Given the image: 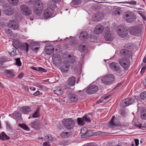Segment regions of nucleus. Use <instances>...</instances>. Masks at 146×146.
<instances>
[{
    "mask_svg": "<svg viewBox=\"0 0 146 146\" xmlns=\"http://www.w3.org/2000/svg\"><path fill=\"white\" fill-rule=\"evenodd\" d=\"M60 0H52L50 3H49L48 5L50 6V8L46 9V19L52 16L53 12V8L56 7L55 2H58Z\"/></svg>",
    "mask_w": 146,
    "mask_h": 146,
    "instance_id": "f257e3e1",
    "label": "nucleus"
},
{
    "mask_svg": "<svg viewBox=\"0 0 146 146\" xmlns=\"http://www.w3.org/2000/svg\"><path fill=\"white\" fill-rule=\"evenodd\" d=\"M115 76L112 74H107L103 77L102 81L104 84H110L114 81Z\"/></svg>",
    "mask_w": 146,
    "mask_h": 146,
    "instance_id": "f03ea898",
    "label": "nucleus"
},
{
    "mask_svg": "<svg viewBox=\"0 0 146 146\" xmlns=\"http://www.w3.org/2000/svg\"><path fill=\"white\" fill-rule=\"evenodd\" d=\"M3 11L4 13L7 15L11 16L13 13L14 10L13 8L7 3L2 4Z\"/></svg>",
    "mask_w": 146,
    "mask_h": 146,
    "instance_id": "7ed1b4c3",
    "label": "nucleus"
},
{
    "mask_svg": "<svg viewBox=\"0 0 146 146\" xmlns=\"http://www.w3.org/2000/svg\"><path fill=\"white\" fill-rule=\"evenodd\" d=\"M62 122L64 125L68 129L72 127L75 124L74 121L72 118H64L62 120Z\"/></svg>",
    "mask_w": 146,
    "mask_h": 146,
    "instance_id": "20e7f679",
    "label": "nucleus"
},
{
    "mask_svg": "<svg viewBox=\"0 0 146 146\" xmlns=\"http://www.w3.org/2000/svg\"><path fill=\"white\" fill-rule=\"evenodd\" d=\"M20 8L21 13L24 15L29 16L32 13L31 8L26 5H21L20 7Z\"/></svg>",
    "mask_w": 146,
    "mask_h": 146,
    "instance_id": "39448f33",
    "label": "nucleus"
},
{
    "mask_svg": "<svg viewBox=\"0 0 146 146\" xmlns=\"http://www.w3.org/2000/svg\"><path fill=\"white\" fill-rule=\"evenodd\" d=\"M7 26L13 30H17L19 28L18 22L15 20H10L7 23Z\"/></svg>",
    "mask_w": 146,
    "mask_h": 146,
    "instance_id": "423d86ee",
    "label": "nucleus"
},
{
    "mask_svg": "<svg viewBox=\"0 0 146 146\" xmlns=\"http://www.w3.org/2000/svg\"><path fill=\"white\" fill-rule=\"evenodd\" d=\"M119 62L125 69H127L130 65V60L127 58H120L119 60Z\"/></svg>",
    "mask_w": 146,
    "mask_h": 146,
    "instance_id": "0eeeda50",
    "label": "nucleus"
},
{
    "mask_svg": "<svg viewBox=\"0 0 146 146\" xmlns=\"http://www.w3.org/2000/svg\"><path fill=\"white\" fill-rule=\"evenodd\" d=\"M98 90V88L96 85H90L86 90V92L89 94H91L96 92Z\"/></svg>",
    "mask_w": 146,
    "mask_h": 146,
    "instance_id": "6e6552de",
    "label": "nucleus"
},
{
    "mask_svg": "<svg viewBox=\"0 0 146 146\" xmlns=\"http://www.w3.org/2000/svg\"><path fill=\"white\" fill-rule=\"evenodd\" d=\"M134 101L133 99L127 98L122 101L120 103V106L124 108L132 104Z\"/></svg>",
    "mask_w": 146,
    "mask_h": 146,
    "instance_id": "1a4fd4ad",
    "label": "nucleus"
},
{
    "mask_svg": "<svg viewBox=\"0 0 146 146\" xmlns=\"http://www.w3.org/2000/svg\"><path fill=\"white\" fill-rule=\"evenodd\" d=\"M135 17L133 13H128L125 15V20L127 22L131 23L134 20Z\"/></svg>",
    "mask_w": 146,
    "mask_h": 146,
    "instance_id": "9d476101",
    "label": "nucleus"
},
{
    "mask_svg": "<svg viewBox=\"0 0 146 146\" xmlns=\"http://www.w3.org/2000/svg\"><path fill=\"white\" fill-rule=\"evenodd\" d=\"M69 67V64L68 62L64 61L61 64L60 69L62 72H66L68 70Z\"/></svg>",
    "mask_w": 146,
    "mask_h": 146,
    "instance_id": "9b49d317",
    "label": "nucleus"
},
{
    "mask_svg": "<svg viewBox=\"0 0 146 146\" xmlns=\"http://www.w3.org/2000/svg\"><path fill=\"white\" fill-rule=\"evenodd\" d=\"M115 117V116H113L112 117L111 121L110 122L108 126L110 128H113L115 126H120L121 123L119 122H117V123H114L115 121L114 119Z\"/></svg>",
    "mask_w": 146,
    "mask_h": 146,
    "instance_id": "f8f14e48",
    "label": "nucleus"
},
{
    "mask_svg": "<svg viewBox=\"0 0 146 146\" xmlns=\"http://www.w3.org/2000/svg\"><path fill=\"white\" fill-rule=\"evenodd\" d=\"M15 44L17 46H20L21 45V48H23V49L25 50V48H26V51L27 53L28 51V48L29 45L27 43H25L23 45H21L22 44L19 41H16L14 42Z\"/></svg>",
    "mask_w": 146,
    "mask_h": 146,
    "instance_id": "ddd939ff",
    "label": "nucleus"
},
{
    "mask_svg": "<svg viewBox=\"0 0 146 146\" xmlns=\"http://www.w3.org/2000/svg\"><path fill=\"white\" fill-rule=\"evenodd\" d=\"M104 27L101 25H98L95 27L94 32L95 33L99 34L102 33L103 31Z\"/></svg>",
    "mask_w": 146,
    "mask_h": 146,
    "instance_id": "4468645a",
    "label": "nucleus"
},
{
    "mask_svg": "<svg viewBox=\"0 0 146 146\" xmlns=\"http://www.w3.org/2000/svg\"><path fill=\"white\" fill-rule=\"evenodd\" d=\"M4 73L7 77L10 78H13L15 76L13 70H5Z\"/></svg>",
    "mask_w": 146,
    "mask_h": 146,
    "instance_id": "2eb2a0df",
    "label": "nucleus"
},
{
    "mask_svg": "<svg viewBox=\"0 0 146 146\" xmlns=\"http://www.w3.org/2000/svg\"><path fill=\"white\" fill-rule=\"evenodd\" d=\"M43 4L40 0H37L35 2L33 5V8L43 9Z\"/></svg>",
    "mask_w": 146,
    "mask_h": 146,
    "instance_id": "dca6fc26",
    "label": "nucleus"
},
{
    "mask_svg": "<svg viewBox=\"0 0 146 146\" xmlns=\"http://www.w3.org/2000/svg\"><path fill=\"white\" fill-rule=\"evenodd\" d=\"M94 20L95 21H99L103 18V15L100 12H98L95 14Z\"/></svg>",
    "mask_w": 146,
    "mask_h": 146,
    "instance_id": "f3484780",
    "label": "nucleus"
},
{
    "mask_svg": "<svg viewBox=\"0 0 146 146\" xmlns=\"http://www.w3.org/2000/svg\"><path fill=\"white\" fill-rule=\"evenodd\" d=\"M53 62L56 64H57L61 61L60 56L58 54H54L53 56Z\"/></svg>",
    "mask_w": 146,
    "mask_h": 146,
    "instance_id": "a211bd4d",
    "label": "nucleus"
},
{
    "mask_svg": "<svg viewBox=\"0 0 146 146\" xmlns=\"http://www.w3.org/2000/svg\"><path fill=\"white\" fill-rule=\"evenodd\" d=\"M29 125L32 128L36 129L39 128L40 126V123L38 121L35 120L33 122H31Z\"/></svg>",
    "mask_w": 146,
    "mask_h": 146,
    "instance_id": "6ab92c4d",
    "label": "nucleus"
},
{
    "mask_svg": "<svg viewBox=\"0 0 146 146\" xmlns=\"http://www.w3.org/2000/svg\"><path fill=\"white\" fill-rule=\"evenodd\" d=\"M110 67L114 71L119 70V66L116 62H113L110 64Z\"/></svg>",
    "mask_w": 146,
    "mask_h": 146,
    "instance_id": "aec40b11",
    "label": "nucleus"
},
{
    "mask_svg": "<svg viewBox=\"0 0 146 146\" xmlns=\"http://www.w3.org/2000/svg\"><path fill=\"white\" fill-rule=\"evenodd\" d=\"M117 33L119 35L123 38L126 37L128 35L127 31H121L120 29H118Z\"/></svg>",
    "mask_w": 146,
    "mask_h": 146,
    "instance_id": "412c9836",
    "label": "nucleus"
},
{
    "mask_svg": "<svg viewBox=\"0 0 146 146\" xmlns=\"http://www.w3.org/2000/svg\"><path fill=\"white\" fill-rule=\"evenodd\" d=\"M54 47L51 45L46 46V54L50 55L54 52Z\"/></svg>",
    "mask_w": 146,
    "mask_h": 146,
    "instance_id": "4be33fe9",
    "label": "nucleus"
},
{
    "mask_svg": "<svg viewBox=\"0 0 146 146\" xmlns=\"http://www.w3.org/2000/svg\"><path fill=\"white\" fill-rule=\"evenodd\" d=\"M130 52L127 50L123 49L120 51V55L122 56H126L128 57L130 55Z\"/></svg>",
    "mask_w": 146,
    "mask_h": 146,
    "instance_id": "5701e85b",
    "label": "nucleus"
},
{
    "mask_svg": "<svg viewBox=\"0 0 146 146\" xmlns=\"http://www.w3.org/2000/svg\"><path fill=\"white\" fill-rule=\"evenodd\" d=\"M54 93L58 96H60L62 94L63 91L61 88L59 87H56L54 90Z\"/></svg>",
    "mask_w": 146,
    "mask_h": 146,
    "instance_id": "b1692460",
    "label": "nucleus"
},
{
    "mask_svg": "<svg viewBox=\"0 0 146 146\" xmlns=\"http://www.w3.org/2000/svg\"><path fill=\"white\" fill-rule=\"evenodd\" d=\"M76 82L75 78L73 76L69 77L68 80V85L70 86H73L75 85Z\"/></svg>",
    "mask_w": 146,
    "mask_h": 146,
    "instance_id": "393cba45",
    "label": "nucleus"
},
{
    "mask_svg": "<svg viewBox=\"0 0 146 146\" xmlns=\"http://www.w3.org/2000/svg\"><path fill=\"white\" fill-rule=\"evenodd\" d=\"M31 108L28 106H23L20 109L21 111L23 114L27 113L31 111Z\"/></svg>",
    "mask_w": 146,
    "mask_h": 146,
    "instance_id": "a878e982",
    "label": "nucleus"
},
{
    "mask_svg": "<svg viewBox=\"0 0 146 146\" xmlns=\"http://www.w3.org/2000/svg\"><path fill=\"white\" fill-rule=\"evenodd\" d=\"M105 39L106 40L111 41L113 39V34L110 32L107 33L105 36Z\"/></svg>",
    "mask_w": 146,
    "mask_h": 146,
    "instance_id": "bb28decb",
    "label": "nucleus"
},
{
    "mask_svg": "<svg viewBox=\"0 0 146 146\" xmlns=\"http://www.w3.org/2000/svg\"><path fill=\"white\" fill-rule=\"evenodd\" d=\"M88 36L87 33L86 31H83L80 34L79 38L81 40H84L87 38Z\"/></svg>",
    "mask_w": 146,
    "mask_h": 146,
    "instance_id": "cd10ccee",
    "label": "nucleus"
},
{
    "mask_svg": "<svg viewBox=\"0 0 146 146\" xmlns=\"http://www.w3.org/2000/svg\"><path fill=\"white\" fill-rule=\"evenodd\" d=\"M9 137L4 132H2L0 134V139L2 140H9Z\"/></svg>",
    "mask_w": 146,
    "mask_h": 146,
    "instance_id": "c85d7f7f",
    "label": "nucleus"
},
{
    "mask_svg": "<svg viewBox=\"0 0 146 146\" xmlns=\"http://www.w3.org/2000/svg\"><path fill=\"white\" fill-rule=\"evenodd\" d=\"M110 95H109L108 96L105 97H103L100 100H98L97 102V104H99L101 102H106L108 101V100L110 97Z\"/></svg>",
    "mask_w": 146,
    "mask_h": 146,
    "instance_id": "c756f323",
    "label": "nucleus"
},
{
    "mask_svg": "<svg viewBox=\"0 0 146 146\" xmlns=\"http://www.w3.org/2000/svg\"><path fill=\"white\" fill-rule=\"evenodd\" d=\"M43 9L39 8H33V11L35 14L40 16L42 13Z\"/></svg>",
    "mask_w": 146,
    "mask_h": 146,
    "instance_id": "7c9ffc66",
    "label": "nucleus"
},
{
    "mask_svg": "<svg viewBox=\"0 0 146 146\" xmlns=\"http://www.w3.org/2000/svg\"><path fill=\"white\" fill-rule=\"evenodd\" d=\"M85 115L84 116L82 117L83 119L84 122H87L88 123L90 122L91 121V118H92V115Z\"/></svg>",
    "mask_w": 146,
    "mask_h": 146,
    "instance_id": "2f4dec72",
    "label": "nucleus"
},
{
    "mask_svg": "<svg viewBox=\"0 0 146 146\" xmlns=\"http://www.w3.org/2000/svg\"><path fill=\"white\" fill-rule=\"evenodd\" d=\"M37 45V43L35 42H34L31 43L30 45L31 49L33 51H36L38 50V48L37 47H34Z\"/></svg>",
    "mask_w": 146,
    "mask_h": 146,
    "instance_id": "473e14b6",
    "label": "nucleus"
},
{
    "mask_svg": "<svg viewBox=\"0 0 146 146\" xmlns=\"http://www.w3.org/2000/svg\"><path fill=\"white\" fill-rule=\"evenodd\" d=\"M18 126L25 130L27 131H29L30 130L28 126L25 124L19 123Z\"/></svg>",
    "mask_w": 146,
    "mask_h": 146,
    "instance_id": "72a5a7b5",
    "label": "nucleus"
},
{
    "mask_svg": "<svg viewBox=\"0 0 146 146\" xmlns=\"http://www.w3.org/2000/svg\"><path fill=\"white\" fill-rule=\"evenodd\" d=\"M133 122L134 123L135 126L138 127L139 129H141L142 126L141 124H137L135 123H138V120L136 118H134L133 121Z\"/></svg>",
    "mask_w": 146,
    "mask_h": 146,
    "instance_id": "f704fd0d",
    "label": "nucleus"
},
{
    "mask_svg": "<svg viewBox=\"0 0 146 146\" xmlns=\"http://www.w3.org/2000/svg\"><path fill=\"white\" fill-rule=\"evenodd\" d=\"M141 117L142 119H146V109L143 110L141 113Z\"/></svg>",
    "mask_w": 146,
    "mask_h": 146,
    "instance_id": "c9c22d12",
    "label": "nucleus"
},
{
    "mask_svg": "<svg viewBox=\"0 0 146 146\" xmlns=\"http://www.w3.org/2000/svg\"><path fill=\"white\" fill-rule=\"evenodd\" d=\"M78 124L79 125H83L85 123L82 117V118H78L77 119Z\"/></svg>",
    "mask_w": 146,
    "mask_h": 146,
    "instance_id": "e433bc0d",
    "label": "nucleus"
},
{
    "mask_svg": "<svg viewBox=\"0 0 146 146\" xmlns=\"http://www.w3.org/2000/svg\"><path fill=\"white\" fill-rule=\"evenodd\" d=\"M70 62L71 63L74 62L75 61V57L72 54L69 55L68 56Z\"/></svg>",
    "mask_w": 146,
    "mask_h": 146,
    "instance_id": "4c0bfd02",
    "label": "nucleus"
},
{
    "mask_svg": "<svg viewBox=\"0 0 146 146\" xmlns=\"http://www.w3.org/2000/svg\"><path fill=\"white\" fill-rule=\"evenodd\" d=\"M78 99L77 96L74 95L72 94L70 97L69 99L71 102H76Z\"/></svg>",
    "mask_w": 146,
    "mask_h": 146,
    "instance_id": "58836bf2",
    "label": "nucleus"
},
{
    "mask_svg": "<svg viewBox=\"0 0 146 146\" xmlns=\"http://www.w3.org/2000/svg\"><path fill=\"white\" fill-rule=\"evenodd\" d=\"M10 4L13 6L16 5L19 2L18 0H8Z\"/></svg>",
    "mask_w": 146,
    "mask_h": 146,
    "instance_id": "ea45409f",
    "label": "nucleus"
},
{
    "mask_svg": "<svg viewBox=\"0 0 146 146\" xmlns=\"http://www.w3.org/2000/svg\"><path fill=\"white\" fill-rule=\"evenodd\" d=\"M70 133L67 132H63L60 134V136L63 137H67L69 135Z\"/></svg>",
    "mask_w": 146,
    "mask_h": 146,
    "instance_id": "a19ab883",
    "label": "nucleus"
},
{
    "mask_svg": "<svg viewBox=\"0 0 146 146\" xmlns=\"http://www.w3.org/2000/svg\"><path fill=\"white\" fill-rule=\"evenodd\" d=\"M86 46L85 45L81 44L79 46L78 50L80 52H82L85 49Z\"/></svg>",
    "mask_w": 146,
    "mask_h": 146,
    "instance_id": "79ce46f5",
    "label": "nucleus"
},
{
    "mask_svg": "<svg viewBox=\"0 0 146 146\" xmlns=\"http://www.w3.org/2000/svg\"><path fill=\"white\" fill-rule=\"evenodd\" d=\"M129 32L131 35H134L136 32V30L134 28L130 27Z\"/></svg>",
    "mask_w": 146,
    "mask_h": 146,
    "instance_id": "37998d69",
    "label": "nucleus"
},
{
    "mask_svg": "<svg viewBox=\"0 0 146 146\" xmlns=\"http://www.w3.org/2000/svg\"><path fill=\"white\" fill-rule=\"evenodd\" d=\"M140 98L141 99L144 100L146 98V91L141 93L140 94Z\"/></svg>",
    "mask_w": 146,
    "mask_h": 146,
    "instance_id": "c03bdc74",
    "label": "nucleus"
},
{
    "mask_svg": "<svg viewBox=\"0 0 146 146\" xmlns=\"http://www.w3.org/2000/svg\"><path fill=\"white\" fill-rule=\"evenodd\" d=\"M39 111L38 110H36L33 114L32 117L33 118H37L39 116Z\"/></svg>",
    "mask_w": 146,
    "mask_h": 146,
    "instance_id": "a18cd8bd",
    "label": "nucleus"
},
{
    "mask_svg": "<svg viewBox=\"0 0 146 146\" xmlns=\"http://www.w3.org/2000/svg\"><path fill=\"white\" fill-rule=\"evenodd\" d=\"M16 61V64L19 66L21 65V63L20 61V58H18L15 59Z\"/></svg>",
    "mask_w": 146,
    "mask_h": 146,
    "instance_id": "49530a36",
    "label": "nucleus"
},
{
    "mask_svg": "<svg viewBox=\"0 0 146 146\" xmlns=\"http://www.w3.org/2000/svg\"><path fill=\"white\" fill-rule=\"evenodd\" d=\"M82 1V0H73L72 3L74 4L78 5Z\"/></svg>",
    "mask_w": 146,
    "mask_h": 146,
    "instance_id": "de8ad7c7",
    "label": "nucleus"
},
{
    "mask_svg": "<svg viewBox=\"0 0 146 146\" xmlns=\"http://www.w3.org/2000/svg\"><path fill=\"white\" fill-rule=\"evenodd\" d=\"M13 114L16 117H20L21 116V115L19 112H15L13 113Z\"/></svg>",
    "mask_w": 146,
    "mask_h": 146,
    "instance_id": "09e8293b",
    "label": "nucleus"
},
{
    "mask_svg": "<svg viewBox=\"0 0 146 146\" xmlns=\"http://www.w3.org/2000/svg\"><path fill=\"white\" fill-rule=\"evenodd\" d=\"M12 51L10 52H9L10 55L12 56H14L16 55V50L14 48H12Z\"/></svg>",
    "mask_w": 146,
    "mask_h": 146,
    "instance_id": "8fccbe9b",
    "label": "nucleus"
},
{
    "mask_svg": "<svg viewBox=\"0 0 146 146\" xmlns=\"http://www.w3.org/2000/svg\"><path fill=\"white\" fill-rule=\"evenodd\" d=\"M53 138L50 136L48 135L46 137V141L48 140V142L50 141L52 142V141L53 140Z\"/></svg>",
    "mask_w": 146,
    "mask_h": 146,
    "instance_id": "3c124183",
    "label": "nucleus"
},
{
    "mask_svg": "<svg viewBox=\"0 0 146 146\" xmlns=\"http://www.w3.org/2000/svg\"><path fill=\"white\" fill-rule=\"evenodd\" d=\"M128 3L130 4L135 5L137 4V2L135 1H131L128 2Z\"/></svg>",
    "mask_w": 146,
    "mask_h": 146,
    "instance_id": "603ef678",
    "label": "nucleus"
},
{
    "mask_svg": "<svg viewBox=\"0 0 146 146\" xmlns=\"http://www.w3.org/2000/svg\"><path fill=\"white\" fill-rule=\"evenodd\" d=\"M38 71H39L46 72V69L41 67H39L38 68Z\"/></svg>",
    "mask_w": 146,
    "mask_h": 146,
    "instance_id": "864d4df0",
    "label": "nucleus"
},
{
    "mask_svg": "<svg viewBox=\"0 0 146 146\" xmlns=\"http://www.w3.org/2000/svg\"><path fill=\"white\" fill-rule=\"evenodd\" d=\"M23 75L24 74L22 72H21L18 75L17 78L21 79L22 78Z\"/></svg>",
    "mask_w": 146,
    "mask_h": 146,
    "instance_id": "5fc2aeb1",
    "label": "nucleus"
},
{
    "mask_svg": "<svg viewBox=\"0 0 146 146\" xmlns=\"http://www.w3.org/2000/svg\"><path fill=\"white\" fill-rule=\"evenodd\" d=\"M6 128L8 129H11V125L8 123H6Z\"/></svg>",
    "mask_w": 146,
    "mask_h": 146,
    "instance_id": "6e6d98bb",
    "label": "nucleus"
},
{
    "mask_svg": "<svg viewBox=\"0 0 146 146\" xmlns=\"http://www.w3.org/2000/svg\"><path fill=\"white\" fill-rule=\"evenodd\" d=\"M135 143V145L136 146H137L139 144V140L137 139H135L134 140Z\"/></svg>",
    "mask_w": 146,
    "mask_h": 146,
    "instance_id": "4d7b16f0",
    "label": "nucleus"
},
{
    "mask_svg": "<svg viewBox=\"0 0 146 146\" xmlns=\"http://www.w3.org/2000/svg\"><path fill=\"white\" fill-rule=\"evenodd\" d=\"M40 94V93L38 91H37L33 94V95L35 96H38Z\"/></svg>",
    "mask_w": 146,
    "mask_h": 146,
    "instance_id": "13d9d810",
    "label": "nucleus"
},
{
    "mask_svg": "<svg viewBox=\"0 0 146 146\" xmlns=\"http://www.w3.org/2000/svg\"><path fill=\"white\" fill-rule=\"evenodd\" d=\"M146 67H143L142 68L140 72L141 74H143L144 73V71L146 69Z\"/></svg>",
    "mask_w": 146,
    "mask_h": 146,
    "instance_id": "bf43d9fd",
    "label": "nucleus"
},
{
    "mask_svg": "<svg viewBox=\"0 0 146 146\" xmlns=\"http://www.w3.org/2000/svg\"><path fill=\"white\" fill-rule=\"evenodd\" d=\"M113 14H114L115 15H119L120 14V12L117 11V10H115V11H113Z\"/></svg>",
    "mask_w": 146,
    "mask_h": 146,
    "instance_id": "052dcab7",
    "label": "nucleus"
},
{
    "mask_svg": "<svg viewBox=\"0 0 146 146\" xmlns=\"http://www.w3.org/2000/svg\"><path fill=\"white\" fill-rule=\"evenodd\" d=\"M90 133H92V131L91 130H88L86 131L85 133V134L87 136H89L90 135H88V134Z\"/></svg>",
    "mask_w": 146,
    "mask_h": 146,
    "instance_id": "680f3d73",
    "label": "nucleus"
},
{
    "mask_svg": "<svg viewBox=\"0 0 146 146\" xmlns=\"http://www.w3.org/2000/svg\"><path fill=\"white\" fill-rule=\"evenodd\" d=\"M24 89L26 91L30 93V92L29 91L28 87H27V86H25L24 87Z\"/></svg>",
    "mask_w": 146,
    "mask_h": 146,
    "instance_id": "e2e57ef3",
    "label": "nucleus"
},
{
    "mask_svg": "<svg viewBox=\"0 0 146 146\" xmlns=\"http://www.w3.org/2000/svg\"><path fill=\"white\" fill-rule=\"evenodd\" d=\"M139 15H140L142 17L143 19L144 20H146V18H145V17L141 13H139Z\"/></svg>",
    "mask_w": 146,
    "mask_h": 146,
    "instance_id": "0e129e2a",
    "label": "nucleus"
},
{
    "mask_svg": "<svg viewBox=\"0 0 146 146\" xmlns=\"http://www.w3.org/2000/svg\"><path fill=\"white\" fill-rule=\"evenodd\" d=\"M5 31L6 32H8V33H10L11 32V31L9 29H6L5 30Z\"/></svg>",
    "mask_w": 146,
    "mask_h": 146,
    "instance_id": "69168bd1",
    "label": "nucleus"
},
{
    "mask_svg": "<svg viewBox=\"0 0 146 146\" xmlns=\"http://www.w3.org/2000/svg\"><path fill=\"white\" fill-rule=\"evenodd\" d=\"M31 69H33L35 70H37V71L38 70V68L37 69L36 68L33 67V66H32L31 67Z\"/></svg>",
    "mask_w": 146,
    "mask_h": 146,
    "instance_id": "338daca9",
    "label": "nucleus"
},
{
    "mask_svg": "<svg viewBox=\"0 0 146 146\" xmlns=\"http://www.w3.org/2000/svg\"><path fill=\"white\" fill-rule=\"evenodd\" d=\"M30 89L31 90L34 91H35V90L36 88H34V87H32L30 88Z\"/></svg>",
    "mask_w": 146,
    "mask_h": 146,
    "instance_id": "774afa93",
    "label": "nucleus"
}]
</instances>
